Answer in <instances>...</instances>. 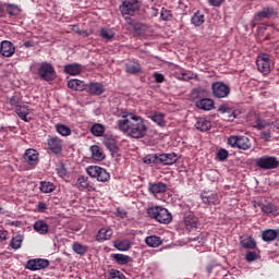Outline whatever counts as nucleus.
<instances>
[{"mask_svg":"<svg viewBox=\"0 0 279 279\" xmlns=\"http://www.w3.org/2000/svg\"><path fill=\"white\" fill-rule=\"evenodd\" d=\"M118 117L120 119L116 121V125L122 134H126L130 138L137 140L147 136V122L143 117L125 110L119 111Z\"/></svg>","mask_w":279,"mask_h":279,"instance_id":"obj_1","label":"nucleus"},{"mask_svg":"<svg viewBox=\"0 0 279 279\" xmlns=\"http://www.w3.org/2000/svg\"><path fill=\"white\" fill-rule=\"evenodd\" d=\"M147 215L150 217V219H155V221H158L159 223L167 225L173 221V216H171V213H169V210L165 207H149L147 209Z\"/></svg>","mask_w":279,"mask_h":279,"instance_id":"obj_2","label":"nucleus"},{"mask_svg":"<svg viewBox=\"0 0 279 279\" xmlns=\"http://www.w3.org/2000/svg\"><path fill=\"white\" fill-rule=\"evenodd\" d=\"M227 145L232 147V149H241L242 151L252 149V141L245 135H230L228 137Z\"/></svg>","mask_w":279,"mask_h":279,"instance_id":"obj_3","label":"nucleus"},{"mask_svg":"<svg viewBox=\"0 0 279 279\" xmlns=\"http://www.w3.org/2000/svg\"><path fill=\"white\" fill-rule=\"evenodd\" d=\"M37 75L43 82H53L58 74L56 73V68L49 62H41L37 70Z\"/></svg>","mask_w":279,"mask_h":279,"instance_id":"obj_4","label":"nucleus"},{"mask_svg":"<svg viewBox=\"0 0 279 279\" xmlns=\"http://www.w3.org/2000/svg\"><path fill=\"white\" fill-rule=\"evenodd\" d=\"M230 85L217 81L211 84V95L215 97V99H226V97L230 96Z\"/></svg>","mask_w":279,"mask_h":279,"instance_id":"obj_5","label":"nucleus"},{"mask_svg":"<svg viewBox=\"0 0 279 279\" xmlns=\"http://www.w3.org/2000/svg\"><path fill=\"white\" fill-rule=\"evenodd\" d=\"M255 165L259 169H264V170L278 169L279 160L277 157L265 155L259 158H256Z\"/></svg>","mask_w":279,"mask_h":279,"instance_id":"obj_6","label":"nucleus"},{"mask_svg":"<svg viewBox=\"0 0 279 279\" xmlns=\"http://www.w3.org/2000/svg\"><path fill=\"white\" fill-rule=\"evenodd\" d=\"M46 145L50 150V154H53V156H60L64 147V142L58 136L48 135Z\"/></svg>","mask_w":279,"mask_h":279,"instance_id":"obj_7","label":"nucleus"},{"mask_svg":"<svg viewBox=\"0 0 279 279\" xmlns=\"http://www.w3.org/2000/svg\"><path fill=\"white\" fill-rule=\"evenodd\" d=\"M86 171L90 178H96L98 182H108L110 180V173L99 166H88Z\"/></svg>","mask_w":279,"mask_h":279,"instance_id":"obj_8","label":"nucleus"},{"mask_svg":"<svg viewBox=\"0 0 279 279\" xmlns=\"http://www.w3.org/2000/svg\"><path fill=\"white\" fill-rule=\"evenodd\" d=\"M256 65L259 73H263V75H269V73H271V59L269 58V54H259L256 60Z\"/></svg>","mask_w":279,"mask_h":279,"instance_id":"obj_9","label":"nucleus"},{"mask_svg":"<svg viewBox=\"0 0 279 279\" xmlns=\"http://www.w3.org/2000/svg\"><path fill=\"white\" fill-rule=\"evenodd\" d=\"M138 10V1L124 0L120 5V12L123 16H134V13Z\"/></svg>","mask_w":279,"mask_h":279,"instance_id":"obj_10","label":"nucleus"},{"mask_svg":"<svg viewBox=\"0 0 279 279\" xmlns=\"http://www.w3.org/2000/svg\"><path fill=\"white\" fill-rule=\"evenodd\" d=\"M184 223L189 232H195V230H197L199 226H202V223L199 222V218H197L195 214H193V211H189L185 214Z\"/></svg>","mask_w":279,"mask_h":279,"instance_id":"obj_11","label":"nucleus"},{"mask_svg":"<svg viewBox=\"0 0 279 279\" xmlns=\"http://www.w3.org/2000/svg\"><path fill=\"white\" fill-rule=\"evenodd\" d=\"M49 267V260L45 258L29 259L26 263V269L29 271H39L40 269H47Z\"/></svg>","mask_w":279,"mask_h":279,"instance_id":"obj_12","label":"nucleus"},{"mask_svg":"<svg viewBox=\"0 0 279 279\" xmlns=\"http://www.w3.org/2000/svg\"><path fill=\"white\" fill-rule=\"evenodd\" d=\"M0 53L4 58H12L16 53V47L10 40H3L0 44Z\"/></svg>","mask_w":279,"mask_h":279,"instance_id":"obj_13","label":"nucleus"},{"mask_svg":"<svg viewBox=\"0 0 279 279\" xmlns=\"http://www.w3.org/2000/svg\"><path fill=\"white\" fill-rule=\"evenodd\" d=\"M201 199L203 204H208L209 206H218L220 204L219 195L210 191L202 192Z\"/></svg>","mask_w":279,"mask_h":279,"instance_id":"obj_14","label":"nucleus"},{"mask_svg":"<svg viewBox=\"0 0 279 279\" xmlns=\"http://www.w3.org/2000/svg\"><path fill=\"white\" fill-rule=\"evenodd\" d=\"M160 165L163 167H171V165H175L178 162V154L175 153H162L159 154Z\"/></svg>","mask_w":279,"mask_h":279,"instance_id":"obj_15","label":"nucleus"},{"mask_svg":"<svg viewBox=\"0 0 279 279\" xmlns=\"http://www.w3.org/2000/svg\"><path fill=\"white\" fill-rule=\"evenodd\" d=\"M24 160L25 162H27V165H31V167L38 165V160H39L38 150L34 148L26 149L24 153Z\"/></svg>","mask_w":279,"mask_h":279,"instance_id":"obj_16","label":"nucleus"},{"mask_svg":"<svg viewBox=\"0 0 279 279\" xmlns=\"http://www.w3.org/2000/svg\"><path fill=\"white\" fill-rule=\"evenodd\" d=\"M87 93L96 97H99L100 95H104V93H106V86L99 82H90L89 84H87Z\"/></svg>","mask_w":279,"mask_h":279,"instance_id":"obj_17","label":"nucleus"},{"mask_svg":"<svg viewBox=\"0 0 279 279\" xmlns=\"http://www.w3.org/2000/svg\"><path fill=\"white\" fill-rule=\"evenodd\" d=\"M259 208L268 217H278L279 215V208L274 203L259 204Z\"/></svg>","mask_w":279,"mask_h":279,"instance_id":"obj_18","label":"nucleus"},{"mask_svg":"<svg viewBox=\"0 0 279 279\" xmlns=\"http://www.w3.org/2000/svg\"><path fill=\"white\" fill-rule=\"evenodd\" d=\"M148 192L151 195H160L167 193V184L163 182H154L148 184Z\"/></svg>","mask_w":279,"mask_h":279,"instance_id":"obj_19","label":"nucleus"},{"mask_svg":"<svg viewBox=\"0 0 279 279\" xmlns=\"http://www.w3.org/2000/svg\"><path fill=\"white\" fill-rule=\"evenodd\" d=\"M274 14H276V10H274V8L271 7H266L262 11H259L257 14H255L254 21H256V23H260V21L265 19H271Z\"/></svg>","mask_w":279,"mask_h":279,"instance_id":"obj_20","label":"nucleus"},{"mask_svg":"<svg viewBox=\"0 0 279 279\" xmlns=\"http://www.w3.org/2000/svg\"><path fill=\"white\" fill-rule=\"evenodd\" d=\"M112 234H114V231H112L111 228H101L96 235V241H98V243H104V241H110V239H112Z\"/></svg>","mask_w":279,"mask_h":279,"instance_id":"obj_21","label":"nucleus"},{"mask_svg":"<svg viewBox=\"0 0 279 279\" xmlns=\"http://www.w3.org/2000/svg\"><path fill=\"white\" fill-rule=\"evenodd\" d=\"M15 112L22 121H25V123H29V120L32 119V118H28L29 114L32 113V109H29V106L20 105L17 106V108H15Z\"/></svg>","mask_w":279,"mask_h":279,"instance_id":"obj_22","label":"nucleus"},{"mask_svg":"<svg viewBox=\"0 0 279 279\" xmlns=\"http://www.w3.org/2000/svg\"><path fill=\"white\" fill-rule=\"evenodd\" d=\"M68 88L82 93L83 90H86L88 88V84L84 83V81L72 78L68 82Z\"/></svg>","mask_w":279,"mask_h":279,"instance_id":"obj_23","label":"nucleus"},{"mask_svg":"<svg viewBox=\"0 0 279 279\" xmlns=\"http://www.w3.org/2000/svg\"><path fill=\"white\" fill-rule=\"evenodd\" d=\"M279 230L278 229H266L262 231V240L265 243H271L278 239Z\"/></svg>","mask_w":279,"mask_h":279,"instance_id":"obj_24","label":"nucleus"},{"mask_svg":"<svg viewBox=\"0 0 279 279\" xmlns=\"http://www.w3.org/2000/svg\"><path fill=\"white\" fill-rule=\"evenodd\" d=\"M194 126L198 132H208L213 128V123L210 120H206V118H196Z\"/></svg>","mask_w":279,"mask_h":279,"instance_id":"obj_25","label":"nucleus"},{"mask_svg":"<svg viewBox=\"0 0 279 279\" xmlns=\"http://www.w3.org/2000/svg\"><path fill=\"white\" fill-rule=\"evenodd\" d=\"M84 71V68L80 63H70L64 65V73L68 75H80Z\"/></svg>","mask_w":279,"mask_h":279,"instance_id":"obj_26","label":"nucleus"},{"mask_svg":"<svg viewBox=\"0 0 279 279\" xmlns=\"http://www.w3.org/2000/svg\"><path fill=\"white\" fill-rule=\"evenodd\" d=\"M240 245L243 250H256V240L252 236L242 235L240 236Z\"/></svg>","mask_w":279,"mask_h":279,"instance_id":"obj_27","label":"nucleus"},{"mask_svg":"<svg viewBox=\"0 0 279 279\" xmlns=\"http://www.w3.org/2000/svg\"><path fill=\"white\" fill-rule=\"evenodd\" d=\"M196 108H199V110H213L215 109V100L210 98H203L195 104Z\"/></svg>","mask_w":279,"mask_h":279,"instance_id":"obj_28","label":"nucleus"},{"mask_svg":"<svg viewBox=\"0 0 279 279\" xmlns=\"http://www.w3.org/2000/svg\"><path fill=\"white\" fill-rule=\"evenodd\" d=\"M125 71L130 75H136L141 73V71H143V68L141 66V63H138V61H129L128 63H125Z\"/></svg>","mask_w":279,"mask_h":279,"instance_id":"obj_29","label":"nucleus"},{"mask_svg":"<svg viewBox=\"0 0 279 279\" xmlns=\"http://www.w3.org/2000/svg\"><path fill=\"white\" fill-rule=\"evenodd\" d=\"M113 247L118 250V252H128L132 247V242L128 239L116 240Z\"/></svg>","mask_w":279,"mask_h":279,"instance_id":"obj_30","label":"nucleus"},{"mask_svg":"<svg viewBox=\"0 0 279 279\" xmlns=\"http://www.w3.org/2000/svg\"><path fill=\"white\" fill-rule=\"evenodd\" d=\"M89 151L92 154L93 160H96L97 162H101V160L106 159V154H104L101 148L97 145L90 146Z\"/></svg>","mask_w":279,"mask_h":279,"instance_id":"obj_31","label":"nucleus"},{"mask_svg":"<svg viewBox=\"0 0 279 279\" xmlns=\"http://www.w3.org/2000/svg\"><path fill=\"white\" fill-rule=\"evenodd\" d=\"M110 258L116 260L118 265H128V263L132 262V257H130V255H123L121 253H112Z\"/></svg>","mask_w":279,"mask_h":279,"instance_id":"obj_32","label":"nucleus"},{"mask_svg":"<svg viewBox=\"0 0 279 279\" xmlns=\"http://www.w3.org/2000/svg\"><path fill=\"white\" fill-rule=\"evenodd\" d=\"M75 186L76 189H78V191H89L90 181H88V177H84V175L78 177Z\"/></svg>","mask_w":279,"mask_h":279,"instance_id":"obj_33","label":"nucleus"},{"mask_svg":"<svg viewBox=\"0 0 279 279\" xmlns=\"http://www.w3.org/2000/svg\"><path fill=\"white\" fill-rule=\"evenodd\" d=\"M144 165H160V154H148L143 158Z\"/></svg>","mask_w":279,"mask_h":279,"instance_id":"obj_34","label":"nucleus"},{"mask_svg":"<svg viewBox=\"0 0 279 279\" xmlns=\"http://www.w3.org/2000/svg\"><path fill=\"white\" fill-rule=\"evenodd\" d=\"M34 230L38 232V234H47L49 232V225L45 222V220H38L33 226Z\"/></svg>","mask_w":279,"mask_h":279,"instance_id":"obj_35","label":"nucleus"},{"mask_svg":"<svg viewBox=\"0 0 279 279\" xmlns=\"http://www.w3.org/2000/svg\"><path fill=\"white\" fill-rule=\"evenodd\" d=\"M145 243L148 245V247H160V245H162V238L149 235L145 239Z\"/></svg>","mask_w":279,"mask_h":279,"instance_id":"obj_36","label":"nucleus"},{"mask_svg":"<svg viewBox=\"0 0 279 279\" xmlns=\"http://www.w3.org/2000/svg\"><path fill=\"white\" fill-rule=\"evenodd\" d=\"M4 10L7 12V14H9V16H19V14H21V8H19V5L16 4H12V3H4Z\"/></svg>","mask_w":279,"mask_h":279,"instance_id":"obj_37","label":"nucleus"},{"mask_svg":"<svg viewBox=\"0 0 279 279\" xmlns=\"http://www.w3.org/2000/svg\"><path fill=\"white\" fill-rule=\"evenodd\" d=\"M72 250L73 252H75V254H78V256H84L88 253V246L80 242H74L72 245Z\"/></svg>","mask_w":279,"mask_h":279,"instance_id":"obj_38","label":"nucleus"},{"mask_svg":"<svg viewBox=\"0 0 279 279\" xmlns=\"http://www.w3.org/2000/svg\"><path fill=\"white\" fill-rule=\"evenodd\" d=\"M24 236L21 235V234H16L15 236H13L11 239V242H10V247L12 250H21L22 245H23V241H24Z\"/></svg>","mask_w":279,"mask_h":279,"instance_id":"obj_39","label":"nucleus"},{"mask_svg":"<svg viewBox=\"0 0 279 279\" xmlns=\"http://www.w3.org/2000/svg\"><path fill=\"white\" fill-rule=\"evenodd\" d=\"M205 21L206 20H205L204 14H202L199 12H196L191 19V23H192V25H195V27H199V26L204 25Z\"/></svg>","mask_w":279,"mask_h":279,"instance_id":"obj_40","label":"nucleus"},{"mask_svg":"<svg viewBox=\"0 0 279 279\" xmlns=\"http://www.w3.org/2000/svg\"><path fill=\"white\" fill-rule=\"evenodd\" d=\"M151 121L157 123L159 128H165L167 125V121H165V114L161 112H155V114L151 117Z\"/></svg>","mask_w":279,"mask_h":279,"instance_id":"obj_41","label":"nucleus"},{"mask_svg":"<svg viewBox=\"0 0 279 279\" xmlns=\"http://www.w3.org/2000/svg\"><path fill=\"white\" fill-rule=\"evenodd\" d=\"M39 189L41 193H53L56 191V185H53L51 182L41 181Z\"/></svg>","mask_w":279,"mask_h":279,"instance_id":"obj_42","label":"nucleus"},{"mask_svg":"<svg viewBox=\"0 0 279 279\" xmlns=\"http://www.w3.org/2000/svg\"><path fill=\"white\" fill-rule=\"evenodd\" d=\"M100 37L104 40H112L114 38V31L112 28L102 27L100 29Z\"/></svg>","mask_w":279,"mask_h":279,"instance_id":"obj_43","label":"nucleus"},{"mask_svg":"<svg viewBox=\"0 0 279 279\" xmlns=\"http://www.w3.org/2000/svg\"><path fill=\"white\" fill-rule=\"evenodd\" d=\"M90 132L94 136H104L106 128L102 124L96 123L92 125Z\"/></svg>","mask_w":279,"mask_h":279,"instance_id":"obj_44","label":"nucleus"},{"mask_svg":"<svg viewBox=\"0 0 279 279\" xmlns=\"http://www.w3.org/2000/svg\"><path fill=\"white\" fill-rule=\"evenodd\" d=\"M56 130L61 136H71V128L65 124H57Z\"/></svg>","mask_w":279,"mask_h":279,"instance_id":"obj_45","label":"nucleus"},{"mask_svg":"<svg viewBox=\"0 0 279 279\" xmlns=\"http://www.w3.org/2000/svg\"><path fill=\"white\" fill-rule=\"evenodd\" d=\"M22 102H23V97H22L19 93H15V94L9 99L10 106H13L14 108H19V106H21Z\"/></svg>","mask_w":279,"mask_h":279,"instance_id":"obj_46","label":"nucleus"},{"mask_svg":"<svg viewBox=\"0 0 279 279\" xmlns=\"http://www.w3.org/2000/svg\"><path fill=\"white\" fill-rule=\"evenodd\" d=\"M269 125H274V122H269L267 120L257 119L255 121L254 128L256 130H265V128H269Z\"/></svg>","mask_w":279,"mask_h":279,"instance_id":"obj_47","label":"nucleus"},{"mask_svg":"<svg viewBox=\"0 0 279 279\" xmlns=\"http://www.w3.org/2000/svg\"><path fill=\"white\" fill-rule=\"evenodd\" d=\"M134 33L137 34V36H143L145 32H147V26L143 23H135L133 25Z\"/></svg>","mask_w":279,"mask_h":279,"instance_id":"obj_48","label":"nucleus"},{"mask_svg":"<svg viewBox=\"0 0 279 279\" xmlns=\"http://www.w3.org/2000/svg\"><path fill=\"white\" fill-rule=\"evenodd\" d=\"M228 156H230V153H228V149L226 148H220L217 154H216V158L220 161L223 162L226 160H228Z\"/></svg>","mask_w":279,"mask_h":279,"instance_id":"obj_49","label":"nucleus"},{"mask_svg":"<svg viewBox=\"0 0 279 279\" xmlns=\"http://www.w3.org/2000/svg\"><path fill=\"white\" fill-rule=\"evenodd\" d=\"M104 145L107 147V149H109V151H112L113 154L117 151V149H119L114 140H106Z\"/></svg>","mask_w":279,"mask_h":279,"instance_id":"obj_50","label":"nucleus"},{"mask_svg":"<svg viewBox=\"0 0 279 279\" xmlns=\"http://www.w3.org/2000/svg\"><path fill=\"white\" fill-rule=\"evenodd\" d=\"M108 279H125V275L121 270L111 269L109 270Z\"/></svg>","mask_w":279,"mask_h":279,"instance_id":"obj_51","label":"nucleus"},{"mask_svg":"<svg viewBox=\"0 0 279 279\" xmlns=\"http://www.w3.org/2000/svg\"><path fill=\"white\" fill-rule=\"evenodd\" d=\"M160 16L162 21H171V19H173V13H171V10L162 8L160 11Z\"/></svg>","mask_w":279,"mask_h":279,"instance_id":"obj_52","label":"nucleus"},{"mask_svg":"<svg viewBox=\"0 0 279 279\" xmlns=\"http://www.w3.org/2000/svg\"><path fill=\"white\" fill-rule=\"evenodd\" d=\"M258 258V254H256V252L254 251H248L245 255V259L247 260V263H254V260H256Z\"/></svg>","mask_w":279,"mask_h":279,"instance_id":"obj_53","label":"nucleus"},{"mask_svg":"<svg viewBox=\"0 0 279 279\" xmlns=\"http://www.w3.org/2000/svg\"><path fill=\"white\" fill-rule=\"evenodd\" d=\"M56 171H57L59 178H66L68 172H66V168L64 167V165L58 166Z\"/></svg>","mask_w":279,"mask_h":279,"instance_id":"obj_54","label":"nucleus"},{"mask_svg":"<svg viewBox=\"0 0 279 279\" xmlns=\"http://www.w3.org/2000/svg\"><path fill=\"white\" fill-rule=\"evenodd\" d=\"M181 80L189 82V80H193V74L189 71H183L181 72Z\"/></svg>","mask_w":279,"mask_h":279,"instance_id":"obj_55","label":"nucleus"},{"mask_svg":"<svg viewBox=\"0 0 279 279\" xmlns=\"http://www.w3.org/2000/svg\"><path fill=\"white\" fill-rule=\"evenodd\" d=\"M10 239V232L7 230H0V243H3V241H8Z\"/></svg>","mask_w":279,"mask_h":279,"instance_id":"obj_56","label":"nucleus"},{"mask_svg":"<svg viewBox=\"0 0 279 279\" xmlns=\"http://www.w3.org/2000/svg\"><path fill=\"white\" fill-rule=\"evenodd\" d=\"M153 77L155 78V81L157 82V84H162V82H165V75L158 73V72H155L153 74Z\"/></svg>","mask_w":279,"mask_h":279,"instance_id":"obj_57","label":"nucleus"},{"mask_svg":"<svg viewBox=\"0 0 279 279\" xmlns=\"http://www.w3.org/2000/svg\"><path fill=\"white\" fill-rule=\"evenodd\" d=\"M37 210L38 213H45V210H47V204L45 202H39L37 204Z\"/></svg>","mask_w":279,"mask_h":279,"instance_id":"obj_58","label":"nucleus"},{"mask_svg":"<svg viewBox=\"0 0 279 279\" xmlns=\"http://www.w3.org/2000/svg\"><path fill=\"white\" fill-rule=\"evenodd\" d=\"M192 99H199L202 97V90L201 89H193L191 94Z\"/></svg>","mask_w":279,"mask_h":279,"instance_id":"obj_59","label":"nucleus"},{"mask_svg":"<svg viewBox=\"0 0 279 279\" xmlns=\"http://www.w3.org/2000/svg\"><path fill=\"white\" fill-rule=\"evenodd\" d=\"M192 241H197V243H206V238L204 236V233H201L196 238H192Z\"/></svg>","mask_w":279,"mask_h":279,"instance_id":"obj_60","label":"nucleus"},{"mask_svg":"<svg viewBox=\"0 0 279 279\" xmlns=\"http://www.w3.org/2000/svg\"><path fill=\"white\" fill-rule=\"evenodd\" d=\"M209 4H211L214 8H219L221 3H223V0H208Z\"/></svg>","mask_w":279,"mask_h":279,"instance_id":"obj_61","label":"nucleus"},{"mask_svg":"<svg viewBox=\"0 0 279 279\" xmlns=\"http://www.w3.org/2000/svg\"><path fill=\"white\" fill-rule=\"evenodd\" d=\"M260 138L264 141H269L271 138V133L264 131L260 133Z\"/></svg>","mask_w":279,"mask_h":279,"instance_id":"obj_62","label":"nucleus"},{"mask_svg":"<svg viewBox=\"0 0 279 279\" xmlns=\"http://www.w3.org/2000/svg\"><path fill=\"white\" fill-rule=\"evenodd\" d=\"M117 216L121 217V219H125V217H128V213L123 209H119L117 210Z\"/></svg>","mask_w":279,"mask_h":279,"instance_id":"obj_63","label":"nucleus"},{"mask_svg":"<svg viewBox=\"0 0 279 279\" xmlns=\"http://www.w3.org/2000/svg\"><path fill=\"white\" fill-rule=\"evenodd\" d=\"M5 16V8L4 4L0 3V19H3Z\"/></svg>","mask_w":279,"mask_h":279,"instance_id":"obj_64","label":"nucleus"}]
</instances>
